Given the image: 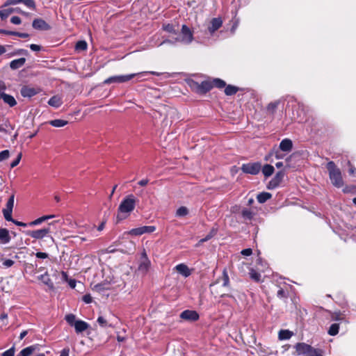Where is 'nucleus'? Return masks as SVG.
Masks as SVG:
<instances>
[{
    "label": "nucleus",
    "mask_w": 356,
    "mask_h": 356,
    "mask_svg": "<svg viewBox=\"0 0 356 356\" xmlns=\"http://www.w3.org/2000/svg\"><path fill=\"white\" fill-rule=\"evenodd\" d=\"M35 346H31L22 349L17 356H29L35 350Z\"/></svg>",
    "instance_id": "obj_24"
},
{
    "label": "nucleus",
    "mask_w": 356,
    "mask_h": 356,
    "mask_svg": "<svg viewBox=\"0 0 356 356\" xmlns=\"http://www.w3.org/2000/svg\"><path fill=\"white\" fill-rule=\"evenodd\" d=\"M75 330L77 333L82 332L87 330L89 327V325L81 320H78L75 322L74 325Z\"/></svg>",
    "instance_id": "obj_18"
},
{
    "label": "nucleus",
    "mask_w": 356,
    "mask_h": 356,
    "mask_svg": "<svg viewBox=\"0 0 356 356\" xmlns=\"http://www.w3.org/2000/svg\"><path fill=\"white\" fill-rule=\"evenodd\" d=\"M21 95L24 97H31L40 92V89L30 86H24L21 89Z\"/></svg>",
    "instance_id": "obj_10"
},
{
    "label": "nucleus",
    "mask_w": 356,
    "mask_h": 356,
    "mask_svg": "<svg viewBox=\"0 0 356 356\" xmlns=\"http://www.w3.org/2000/svg\"><path fill=\"white\" fill-rule=\"evenodd\" d=\"M252 251L250 248L244 249L241 251V254L244 256H250L252 254Z\"/></svg>",
    "instance_id": "obj_61"
},
{
    "label": "nucleus",
    "mask_w": 356,
    "mask_h": 356,
    "mask_svg": "<svg viewBox=\"0 0 356 356\" xmlns=\"http://www.w3.org/2000/svg\"><path fill=\"white\" fill-rule=\"evenodd\" d=\"M188 210L186 207H179L176 211V216L184 217L188 215Z\"/></svg>",
    "instance_id": "obj_33"
},
{
    "label": "nucleus",
    "mask_w": 356,
    "mask_h": 356,
    "mask_svg": "<svg viewBox=\"0 0 356 356\" xmlns=\"http://www.w3.org/2000/svg\"><path fill=\"white\" fill-rule=\"evenodd\" d=\"M249 275L250 278L254 281L257 282L261 281V274L256 271L255 270H254L253 268H251L250 270Z\"/></svg>",
    "instance_id": "obj_31"
},
{
    "label": "nucleus",
    "mask_w": 356,
    "mask_h": 356,
    "mask_svg": "<svg viewBox=\"0 0 356 356\" xmlns=\"http://www.w3.org/2000/svg\"><path fill=\"white\" fill-rule=\"evenodd\" d=\"M22 3L29 8H31L33 10L35 9V3L33 0H22Z\"/></svg>",
    "instance_id": "obj_43"
},
{
    "label": "nucleus",
    "mask_w": 356,
    "mask_h": 356,
    "mask_svg": "<svg viewBox=\"0 0 356 356\" xmlns=\"http://www.w3.org/2000/svg\"><path fill=\"white\" fill-rule=\"evenodd\" d=\"M151 74L156 76H159L160 73L154 72V71H149V72H143L139 73H135V74H130L127 75H118V76H111L106 80H104V84H111L113 83H124L127 82L131 79H133L135 76H137L138 78H143L145 75Z\"/></svg>",
    "instance_id": "obj_3"
},
{
    "label": "nucleus",
    "mask_w": 356,
    "mask_h": 356,
    "mask_svg": "<svg viewBox=\"0 0 356 356\" xmlns=\"http://www.w3.org/2000/svg\"><path fill=\"white\" fill-rule=\"evenodd\" d=\"M218 281L222 282V285L224 287H228L229 286V275H228V273H227L226 269L223 270L222 275L221 277H220L218 280Z\"/></svg>",
    "instance_id": "obj_23"
},
{
    "label": "nucleus",
    "mask_w": 356,
    "mask_h": 356,
    "mask_svg": "<svg viewBox=\"0 0 356 356\" xmlns=\"http://www.w3.org/2000/svg\"><path fill=\"white\" fill-rule=\"evenodd\" d=\"M278 104H279V102H275L270 103L267 106V111L271 114L274 113V112L275 111V110L277 108Z\"/></svg>",
    "instance_id": "obj_36"
},
{
    "label": "nucleus",
    "mask_w": 356,
    "mask_h": 356,
    "mask_svg": "<svg viewBox=\"0 0 356 356\" xmlns=\"http://www.w3.org/2000/svg\"><path fill=\"white\" fill-rule=\"evenodd\" d=\"M88 44L85 40L78 41L76 44V49L78 51H84L87 49Z\"/></svg>",
    "instance_id": "obj_35"
},
{
    "label": "nucleus",
    "mask_w": 356,
    "mask_h": 356,
    "mask_svg": "<svg viewBox=\"0 0 356 356\" xmlns=\"http://www.w3.org/2000/svg\"><path fill=\"white\" fill-rule=\"evenodd\" d=\"M22 153L18 154L17 158L10 163V168H13L15 166H17L19 163L20 162V160L22 159Z\"/></svg>",
    "instance_id": "obj_47"
},
{
    "label": "nucleus",
    "mask_w": 356,
    "mask_h": 356,
    "mask_svg": "<svg viewBox=\"0 0 356 356\" xmlns=\"http://www.w3.org/2000/svg\"><path fill=\"white\" fill-rule=\"evenodd\" d=\"M50 232L49 228H43L37 230H29L26 232V234L35 238V239H42L46 237Z\"/></svg>",
    "instance_id": "obj_6"
},
{
    "label": "nucleus",
    "mask_w": 356,
    "mask_h": 356,
    "mask_svg": "<svg viewBox=\"0 0 356 356\" xmlns=\"http://www.w3.org/2000/svg\"><path fill=\"white\" fill-rule=\"evenodd\" d=\"M10 22L14 24H20L22 22L21 19L17 16L12 17L10 19Z\"/></svg>",
    "instance_id": "obj_54"
},
{
    "label": "nucleus",
    "mask_w": 356,
    "mask_h": 356,
    "mask_svg": "<svg viewBox=\"0 0 356 356\" xmlns=\"http://www.w3.org/2000/svg\"><path fill=\"white\" fill-rule=\"evenodd\" d=\"M296 349L298 355H307L309 350L312 349V347L309 345H307L304 343H298L296 346Z\"/></svg>",
    "instance_id": "obj_15"
},
{
    "label": "nucleus",
    "mask_w": 356,
    "mask_h": 356,
    "mask_svg": "<svg viewBox=\"0 0 356 356\" xmlns=\"http://www.w3.org/2000/svg\"><path fill=\"white\" fill-rule=\"evenodd\" d=\"M293 147V143L291 140L285 138L280 143V149L283 152H290Z\"/></svg>",
    "instance_id": "obj_16"
},
{
    "label": "nucleus",
    "mask_w": 356,
    "mask_h": 356,
    "mask_svg": "<svg viewBox=\"0 0 356 356\" xmlns=\"http://www.w3.org/2000/svg\"><path fill=\"white\" fill-rule=\"evenodd\" d=\"M213 87L215 86L218 88H222L225 86V82L221 79H216L211 82Z\"/></svg>",
    "instance_id": "obj_38"
},
{
    "label": "nucleus",
    "mask_w": 356,
    "mask_h": 356,
    "mask_svg": "<svg viewBox=\"0 0 356 356\" xmlns=\"http://www.w3.org/2000/svg\"><path fill=\"white\" fill-rule=\"evenodd\" d=\"M63 104V100L61 97L58 95H54L51 97L48 102V104L54 108L60 107Z\"/></svg>",
    "instance_id": "obj_19"
},
{
    "label": "nucleus",
    "mask_w": 356,
    "mask_h": 356,
    "mask_svg": "<svg viewBox=\"0 0 356 356\" xmlns=\"http://www.w3.org/2000/svg\"><path fill=\"white\" fill-rule=\"evenodd\" d=\"M65 320L67 322V323L69 325H70L71 326H74L75 322L76 321L75 315H74L72 314L66 315Z\"/></svg>",
    "instance_id": "obj_37"
},
{
    "label": "nucleus",
    "mask_w": 356,
    "mask_h": 356,
    "mask_svg": "<svg viewBox=\"0 0 356 356\" xmlns=\"http://www.w3.org/2000/svg\"><path fill=\"white\" fill-rule=\"evenodd\" d=\"M216 234V231L214 230H212L205 238H202L200 241H199V244H201L204 242H206L207 241H209V239H211Z\"/></svg>",
    "instance_id": "obj_48"
},
{
    "label": "nucleus",
    "mask_w": 356,
    "mask_h": 356,
    "mask_svg": "<svg viewBox=\"0 0 356 356\" xmlns=\"http://www.w3.org/2000/svg\"><path fill=\"white\" fill-rule=\"evenodd\" d=\"M14 200H15V195H12L6 203V209L13 211V209L14 207Z\"/></svg>",
    "instance_id": "obj_41"
},
{
    "label": "nucleus",
    "mask_w": 356,
    "mask_h": 356,
    "mask_svg": "<svg viewBox=\"0 0 356 356\" xmlns=\"http://www.w3.org/2000/svg\"><path fill=\"white\" fill-rule=\"evenodd\" d=\"M30 48L32 51H40L41 49L40 46H39L38 44H31Z\"/></svg>",
    "instance_id": "obj_64"
},
{
    "label": "nucleus",
    "mask_w": 356,
    "mask_h": 356,
    "mask_svg": "<svg viewBox=\"0 0 356 356\" xmlns=\"http://www.w3.org/2000/svg\"><path fill=\"white\" fill-rule=\"evenodd\" d=\"M307 356H323L317 350L312 348Z\"/></svg>",
    "instance_id": "obj_53"
},
{
    "label": "nucleus",
    "mask_w": 356,
    "mask_h": 356,
    "mask_svg": "<svg viewBox=\"0 0 356 356\" xmlns=\"http://www.w3.org/2000/svg\"><path fill=\"white\" fill-rule=\"evenodd\" d=\"M238 88L233 86H227L225 89V93L227 95H232L237 92Z\"/></svg>",
    "instance_id": "obj_34"
},
{
    "label": "nucleus",
    "mask_w": 356,
    "mask_h": 356,
    "mask_svg": "<svg viewBox=\"0 0 356 356\" xmlns=\"http://www.w3.org/2000/svg\"><path fill=\"white\" fill-rule=\"evenodd\" d=\"M10 156V152L6 149L0 152V162L7 160Z\"/></svg>",
    "instance_id": "obj_44"
},
{
    "label": "nucleus",
    "mask_w": 356,
    "mask_h": 356,
    "mask_svg": "<svg viewBox=\"0 0 356 356\" xmlns=\"http://www.w3.org/2000/svg\"><path fill=\"white\" fill-rule=\"evenodd\" d=\"M12 212L13 211L11 210H3V216L6 220L13 222L14 219L12 218Z\"/></svg>",
    "instance_id": "obj_42"
},
{
    "label": "nucleus",
    "mask_w": 356,
    "mask_h": 356,
    "mask_svg": "<svg viewBox=\"0 0 356 356\" xmlns=\"http://www.w3.org/2000/svg\"><path fill=\"white\" fill-rule=\"evenodd\" d=\"M164 31L177 35L179 31L178 26L175 24H165L163 26Z\"/></svg>",
    "instance_id": "obj_27"
},
{
    "label": "nucleus",
    "mask_w": 356,
    "mask_h": 356,
    "mask_svg": "<svg viewBox=\"0 0 356 356\" xmlns=\"http://www.w3.org/2000/svg\"><path fill=\"white\" fill-rule=\"evenodd\" d=\"M272 195L267 192H263L257 195V200L259 203H264L269 199H270Z\"/></svg>",
    "instance_id": "obj_26"
},
{
    "label": "nucleus",
    "mask_w": 356,
    "mask_h": 356,
    "mask_svg": "<svg viewBox=\"0 0 356 356\" xmlns=\"http://www.w3.org/2000/svg\"><path fill=\"white\" fill-rule=\"evenodd\" d=\"M277 297H279L280 298H286V292L282 289H280L277 291Z\"/></svg>",
    "instance_id": "obj_58"
},
{
    "label": "nucleus",
    "mask_w": 356,
    "mask_h": 356,
    "mask_svg": "<svg viewBox=\"0 0 356 356\" xmlns=\"http://www.w3.org/2000/svg\"><path fill=\"white\" fill-rule=\"evenodd\" d=\"M35 256L37 258L46 259L48 257V254H47L46 252H39L35 254Z\"/></svg>",
    "instance_id": "obj_59"
},
{
    "label": "nucleus",
    "mask_w": 356,
    "mask_h": 356,
    "mask_svg": "<svg viewBox=\"0 0 356 356\" xmlns=\"http://www.w3.org/2000/svg\"><path fill=\"white\" fill-rule=\"evenodd\" d=\"M2 99L6 104H8L10 107H13L17 104L15 99L12 95L5 94Z\"/></svg>",
    "instance_id": "obj_28"
},
{
    "label": "nucleus",
    "mask_w": 356,
    "mask_h": 356,
    "mask_svg": "<svg viewBox=\"0 0 356 356\" xmlns=\"http://www.w3.org/2000/svg\"><path fill=\"white\" fill-rule=\"evenodd\" d=\"M274 172V167L269 164H266L262 168V172L265 177L270 176Z\"/></svg>",
    "instance_id": "obj_29"
},
{
    "label": "nucleus",
    "mask_w": 356,
    "mask_h": 356,
    "mask_svg": "<svg viewBox=\"0 0 356 356\" xmlns=\"http://www.w3.org/2000/svg\"><path fill=\"white\" fill-rule=\"evenodd\" d=\"M21 12V9L19 8H7L0 10V17L1 19H6L10 14H13V13H17Z\"/></svg>",
    "instance_id": "obj_17"
},
{
    "label": "nucleus",
    "mask_w": 356,
    "mask_h": 356,
    "mask_svg": "<svg viewBox=\"0 0 356 356\" xmlns=\"http://www.w3.org/2000/svg\"><path fill=\"white\" fill-rule=\"evenodd\" d=\"M222 24V21L220 18H213L211 20L209 25L208 26V30L211 34H213L217 31Z\"/></svg>",
    "instance_id": "obj_12"
},
{
    "label": "nucleus",
    "mask_w": 356,
    "mask_h": 356,
    "mask_svg": "<svg viewBox=\"0 0 356 356\" xmlns=\"http://www.w3.org/2000/svg\"><path fill=\"white\" fill-rule=\"evenodd\" d=\"M213 88L211 82L204 81L200 83V94H204Z\"/></svg>",
    "instance_id": "obj_21"
},
{
    "label": "nucleus",
    "mask_w": 356,
    "mask_h": 356,
    "mask_svg": "<svg viewBox=\"0 0 356 356\" xmlns=\"http://www.w3.org/2000/svg\"><path fill=\"white\" fill-rule=\"evenodd\" d=\"M193 31L185 24L181 26V31L179 34L174 38V41L170 40H165L162 42L160 45L165 43L172 44L175 42H180L184 44H189L193 41Z\"/></svg>",
    "instance_id": "obj_2"
},
{
    "label": "nucleus",
    "mask_w": 356,
    "mask_h": 356,
    "mask_svg": "<svg viewBox=\"0 0 356 356\" xmlns=\"http://www.w3.org/2000/svg\"><path fill=\"white\" fill-rule=\"evenodd\" d=\"M69 355H70V348H65L61 350L60 356H69Z\"/></svg>",
    "instance_id": "obj_63"
},
{
    "label": "nucleus",
    "mask_w": 356,
    "mask_h": 356,
    "mask_svg": "<svg viewBox=\"0 0 356 356\" xmlns=\"http://www.w3.org/2000/svg\"><path fill=\"white\" fill-rule=\"evenodd\" d=\"M39 279L48 286L52 284L51 280L49 279L48 274L47 273H45L44 275H41Z\"/></svg>",
    "instance_id": "obj_40"
},
{
    "label": "nucleus",
    "mask_w": 356,
    "mask_h": 356,
    "mask_svg": "<svg viewBox=\"0 0 356 356\" xmlns=\"http://www.w3.org/2000/svg\"><path fill=\"white\" fill-rule=\"evenodd\" d=\"M49 124L55 127H63L65 126L67 124V121L60 120V119H56L54 120H51L49 122Z\"/></svg>",
    "instance_id": "obj_30"
},
{
    "label": "nucleus",
    "mask_w": 356,
    "mask_h": 356,
    "mask_svg": "<svg viewBox=\"0 0 356 356\" xmlns=\"http://www.w3.org/2000/svg\"><path fill=\"white\" fill-rule=\"evenodd\" d=\"M83 300L84 302L89 304L92 302V298L90 294H86L83 296Z\"/></svg>",
    "instance_id": "obj_56"
},
{
    "label": "nucleus",
    "mask_w": 356,
    "mask_h": 356,
    "mask_svg": "<svg viewBox=\"0 0 356 356\" xmlns=\"http://www.w3.org/2000/svg\"><path fill=\"white\" fill-rule=\"evenodd\" d=\"M6 89V84L3 81H0V99H1L3 95L6 94L5 90Z\"/></svg>",
    "instance_id": "obj_49"
},
{
    "label": "nucleus",
    "mask_w": 356,
    "mask_h": 356,
    "mask_svg": "<svg viewBox=\"0 0 356 356\" xmlns=\"http://www.w3.org/2000/svg\"><path fill=\"white\" fill-rule=\"evenodd\" d=\"M15 264V261L12 260V259H3V266L5 267V268H10L12 266H13Z\"/></svg>",
    "instance_id": "obj_50"
},
{
    "label": "nucleus",
    "mask_w": 356,
    "mask_h": 356,
    "mask_svg": "<svg viewBox=\"0 0 356 356\" xmlns=\"http://www.w3.org/2000/svg\"><path fill=\"white\" fill-rule=\"evenodd\" d=\"M22 2V0H6L4 6L10 5H16Z\"/></svg>",
    "instance_id": "obj_52"
},
{
    "label": "nucleus",
    "mask_w": 356,
    "mask_h": 356,
    "mask_svg": "<svg viewBox=\"0 0 356 356\" xmlns=\"http://www.w3.org/2000/svg\"><path fill=\"white\" fill-rule=\"evenodd\" d=\"M0 34L15 35V31H6L0 29Z\"/></svg>",
    "instance_id": "obj_60"
},
{
    "label": "nucleus",
    "mask_w": 356,
    "mask_h": 356,
    "mask_svg": "<svg viewBox=\"0 0 356 356\" xmlns=\"http://www.w3.org/2000/svg\"><path fill=\"white\" fill-rule=\"evenodd\" d=\"M26 62V59L24 58H20L18 59H15L12 60L10 63V67L13 70H17L21 67H22Z\"/></svg>",
    "instance_id": "obj_22"
},
{
    "label": "nucleus",
    "mask_w": 356,
    "mask_h": 356,
    "mask_svg": "<svg viewBox=\"0 0 356 356\" xmlns=\"http://www.w3.org/2000/svg\"><path fill=\"white\" fill-rule=\"evenodd\" d=\"M32 26L34 29L38 30H48L49 26L48 24L42 19H35L33 20Z\"/></svg>",
    "instance_id": "obj_14"
},
{
    "label": "nucleus",
    "mask_w": 356,
    "mask_h": 356,
    "mask_svg": "<svg viewBox=\"0 0 356 356\" xmlns=\"http://www.w3.org/2000/svg\"><path fill=\"white\" fill-rule=\"evenodd\" d=\"M326 167L329 172L331 183L337 188H341L343 186V180L340 169L333 161L328 162Z\"/></svg>",
    "instance_id": "obj_4"
},
{
    "label": "nucleus",
    "mask_w": 356,
    "mask_h": 356,
    "mask_svg": "<svg viewBox=\"0 0 356 356\" xmlns=\"http://www.w3.org/2000/svg\"><path fill=\"white\" fill-rule=\"evenodd\" d=\"M10 241V236L8 229H0V243L3 244L8 243Z\"/></svg>",
    "instance_id": "obj_20"
},
{
    "label": "nucleus",
    "mask_w": 356,
    "mask_h": 356,
    "mask_svg": "<svg viewBox=\"0 0 356 356\" xmlns=\"http://www.w3.org/2000/svg\"><path fill=\"white\" fill-rule=\"evenodd\" d=\"M332 319L334 321H340L342 319V317L340 313H334L332 315Z\"/></svg>",
    "instance_id": "obj_62"
},
{
    "label": "nucleus",
    "mask_w": 356,
    "mask_h": 356,
    "mask_svg": "<svg viewBox=\"0 0 356 356\" xmlns=\"http://www.w3.org/2000/svg\"><path fill=\"white\" fill-rule=\"evenodd\" d=\"M261 163H249L246 164H243L241 167V169L243 172L251 174V175H257L261 170Z\"/></svg>",
    "instance_id": "obj_5"
},
{
    "label": "nucleus",
    "mask_w": 356,
    "mask_h": 356,
    "mask_svg": "<svg viewBox=\"0 0 356 356\" xmlns=\"http://www.w3.org/2000/svg\"><path fill=\"white\" fill-rule=\"evenodd\" d=\"M180 317L182 319L194 321L198 319L199 315L195 311L185 310L181 313Z\"/></svg>",
    "instance_id": "obj_11"
},
{
    "label": "nucleus",
    "mask_w": 356,
    "mask_h": 356,
    "mask_svg": "<svg viewBox=\"0 0 356 356\" xmlns=\"http://www.w3.org/2000/svg\"><path fill=\"white\" fill-rule=\"evenodd\" d=\"M293 336V332L288 330H281L278 334L280 340H287Z\"/></svg>",
    "instance_id": "obj_25"
},
{
    "label": "nucleus",
    "mask_w": 356,
    "mask_h": 356,
    "mask_svg": "<svg viewBox=\"0 0 356 356\" xmlns=\"http://www.w3.org/2000/svg\"><path fill=\"white\" fill-rule=\"evenodd\" d=\"M44 221H45V220H44V219L43 216H42V217L38 218H37L36 220H33V221L31 222L29 224V226H31V227H33V226H36V225H38L41 224V223H42V222H43Z\"/></svg>",
    "instance_id": "obj_46"
},
{
    "label": "nucleus",
    "mask_w": 356,
    "mask_h": 356,
    "mask_svg": "<svg viewBox=\"0 0 356 356\" xmlns=\"http://www.w3.org/2000/svg\"><path fill=\"white\" fill-rule=\"evenodd\" d=\"M97 322L98 323L102 326V327H105L106 325H107V322L105 320V318L102 316H99L98 318H97Z\"/></svg>",
    "instance_id": "obj_55"
},
{
    "label": "nucleus",
    "mask_w": 356,
    "mask_h": 356,
    "mask_svg": "<svg viewBox=\"0 0 356 356\" xmlns=\"http://www.w3.org/2000/svg\"><path fill=\"white\" fill-rule=\"evenodd\" d=\"M8 318V315L6 313H2L0 314V322H2L3 325H6L7 323L6 322Z\"/></svg>",
    "instance_id": "obj_57"
},
{
    "label": "nucleus",
    "mask_w": 356,
    "mask_h": 356,
    "mask_svg": "<svg viewBox=\"0 0 356 356\" xmlns=\"http://www.w3.org/2000/svg\"><path fill=\"white\" fill-rule=\"evenodd\" d=\"M15 348L12 347L10 349L6 350L2 353V356H14L15 355Z\"/></svg>",
    "instance_id": "obj_51"
},
{
    "label": "nucleus",
    "mask_w": 356,
    "mask_h": 356,
    "mask_svg": "<svg viewBox=\"0 0 356 356\" xmlns=\"http://www.w3.org/2000/svg\"><path fill=\"white\" fill-rule=\"evenodd\" d=\"M150 261L147 257L145 251L142 252L141 261L138 266V270L143 274L147 273L150 266Z\"/></svg>",
    "instance_id": "obj_8"
},
{
    "label": "nucleus",
    "mask_w": 356,
    "mask_h": 356,
    "mask_svg": "<svg viewBox=\"0 0 356 356\" xmlns=\"http://www.w3.org/2000/svg\"><path fill=\"white\" fill-rule=\"evenodd\" d=\"M284 176V173L282 171L278 172L275 176L269 181L268 184V189H273L279 186L282 182Z\"/></svg>",
    "instance_id": "obj_9"
},
{
    "label": "nucleus",
    "mask_w": 356,
    "mask_h": 356,
    "mask_svg": "<svg viewBox=\"0 0 356 356\" xmlns=\"http://www.w3.org/2000/svg\"><path fill=\"white\" fill-rule=\"evenodd\" d=\"M189 86L193 90L199 93V90H200V83H199L194 81H191L189 82Z\"/></svg>",
    "instance_id": "obj_45"
},
{
    "label": "nucleus",
    "mask_w": 356,
    "mask_h": 356,
    "mask_svg": "<svg viewBox=\"0 0 356 356\" xmlns=\"http://www.w3.org/2000/svg\"><path fill=\"white\" fill-rule=\"evenodd\" d=\"M155 230L156 227L154 226H143L131 229L128 234L132 236H140L145 233H152Z\"/></svg>",
    "instance_id": "obj_7"
},
{
    "label": "nucleus",
    "mask_w": 356,
    "mask_h": 356,
    "mask_svg": "<svg viewBox=\"0 0 356 356\" xmlns=\"http://www.w3.org/2000/svg\"><path fill=\"white\" fill-rule=\"evenodd\" d=\"M241 214L244 219L251 220L253 218V213L249 209H243Z\"/></svg>",
    "instance_id": "obj_39"
},
{
    "label": "nucleus",
    "mask_w": 356,
    "mask_h": 356,
    "mask_svg": "<svg viewBox=\"0 0 356 356\" xmlns=\"http://www.w3.org/2000/svg\"><path fill=\"white\" fill-rule=\"evenodd\" d=\"M136 200L133 195H127L123 199L119 205L118 214L116 216L117 221H121L126 219L136 207Z\"/></svg>",
    "instance_id": "obj_1"
},
{
    "label": "nucleus",
    "mask_w": 356,
    "mask_h": 356,
    "mask_svg": "<svg viewBox=\"0 0 356 356\" xmlns=\"http://www.w3.org/2000/svg\"><path fill=\"white\" fill-rule=\"evenodd\" d=\"M177 273L181 274L185 277L191 275V270L184 264H179L175 267Z\"/></svg>",
    "instance_id": "obj_13"
},
{
    "label": "nucleus",
    "mask_w": 356,
    "mask_h": 356,
    "mask_svg": "<svg viewBox=\"0 0 356 356\" xmlns=\"http://www.w3.org/2000/svg\"><path fill=\"white\" fill-rule=\"evenodd\" d=\"M339 325L338 323H333L328 330V334L331 336L337 335L339 332Z\"/></svg>",
    "instance_id": "obj_32"
}]
</instances>
